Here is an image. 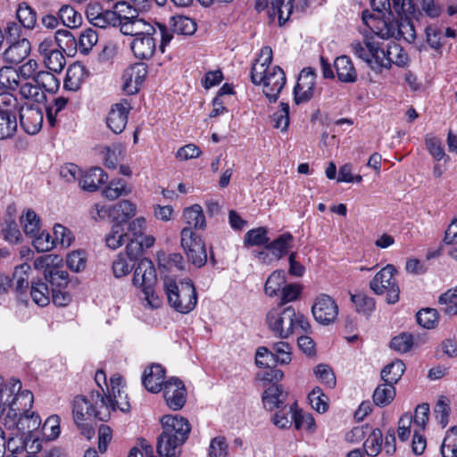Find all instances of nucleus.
Listing matches in <instances>:
<instances>
[{"instance_id": "64", "label": "nucleus", "mask_w": 457, "mask_h": 457, "mask_svg": "<svg viewBox=\"0 0 457 457\" xmlns=\"http://www.w3.org/2000/svg\"><path fill=\"white\" fill-rule=\"evenodd\" d=\"M413 337L410 333H401L392 338L390 347L400 353L409 352L413 345Z\"/></svg>"}, {"instance_id": "46", "label": "nucleus", "mask_w": 457, "mask_h": 457, "mask_svg": "<svg viewBox=\"0 0 457 457\" xmlns=\"http://www.w3.org/2000/svg\"><path fill=\"white\" fill-rule=\"evenodd\" d=\"M46 279L52 285L53 288H64L69 284V274L54 265L46 272Z\"/></svg>"}, {"instance_id": "4", "label": "nucleus", "mask_w": 457, "mask_h": 457, "mask_svg": "<svg viewBox=\"0 0 457 457\" xmlns=\"http://www.w3.org/2000/svg\"><path fill=\"white\" fill-rule=\"evenodd\" d=\"M155 25L156 27L136 15L124 21L120 26V29L122 34L135 37L145 35H159L161 37L160 49L163 53L165 46L170 42L173 36L165 25L159 22H155Z\"/></svg>"}, {"instance_id": "51", "label": "nucleus", "mask_w": 457, "mask_h": 457, "mask_svg": "<svg viewBox=\"0 0 457 457\" xmlns=\"http://www.w3.org/2000/svg\"><path fill=\"white\" fill-rule=\"evenodd\" d=\"M16 15L19 21L25 29H31L35 27L37 23V13L26 3L19 4Z\"/></svg>"}, {"instance_id": "2", "label": "nucleus", "mask_w": 457, "mask_h": 457, "mask_svg": "<svg viewBox=\"0 0 457 457\" xmlns=\"http://www.w3.org/2000/svg\"><path fill=\"white\" fill-rule=\"evenodd\" d=\"M266 320L269 328L274 335L282 339L289 337L297 329L303 332H308L311 329L308 320L292 306L285 307L282 310H270L267 313Z\"/></svg>"}, {"instance_id": "9", "label": "nucleus", "mask_w": 457, "mask_h": 457, "mask_svg": "<svg viewBox=\"0 0 457 457\" xmlns=\"http://www.w3.org/2000/svg\"><path fill=\"white\" fill-rule=\"evenodd\" d=\"M393 9L396 13H404L416 20L424 14L429 18H436L441 13V8L435 0H393Z\"/></svg>"}, {"instance_id": "25", "label": "nucleus", "mask_w": 457, "mask_h": 457, "mask_svg": "<svg viewBox=\"0 0 457 457\" xmlns=\"http://www.w3.org/2000/svg\"><path fill=\"white\" fill-rule=\"evenodd\" d=\"M287 398V392L283 390L282 386L271 384L263 392L262 403L267 410L272 411L274 409H280L284 407Z\"/></svg>"}, {"instance_id": "28", "label": "nucleus", "mask_w": 457, "mask_h": 457, "mask_svg": "<svg viewBox=\"0 0 457 457\" xmlns=\"http://www.w3.org/2000/svg\"><path fill=\"white\" fill-rule=\"evenodd\" d=\"M334 67L337 78L345 83H353L357 79V72L352 62V60L346 55H341L336 58Z\"/></svg>"}, {"instance_id": "63", "label": "nucleus", "mask_w": 457, "mask_h": 457, "mask_svg": "<svg viewBox=\"0 0 457 457\" xmlns=\"http://www.w3.org/2000/svg\"><path fill=\"white\" fill-rule=\"evenodd\" d=\"M416 319L419 325L430 329L437 323V312L436 309L425 308L418 312Z\"/></svg>"}, {"instance_id": "17", "label": "nucleus", "mask_w": 457, "mask_h": 457, "mask_svg": "<svg viewBox=\"0 0 457 457\" xmlns=\"http://www.w3.org/2000/svg\"><path fill=\"white\" fill-rule=\"evenodd\" d=\"M262 84L263 85V93L266 97L270 102L275 103L286 84L284 71L279 66L272 67L271 71L268 72Z\"/></svg>"}, {"instance_id": "11", "label": "nucleus", "mask_w": 457, "mask_h": 457, "mask_svg": "<svg viewBox=\"0 0 457 457\" xmlns=\"http://www.w3.org/2000/svg\"><path fill=\"white\" fill-rule=\"evenodd\" d=\"M95 209L100 219H104L107 215L113 223H121L122 226H126L137 212L136 204L129 200L120 201L111 207L96 204Z\"/></svg>"}, {"instance_id": "50", "label": "nucleus", "mask_w": 457, "mask_h": 457, "mask_svg": "<svg viewBox=\"0 0 457 457\" xmlns=\"http://www.w3.org/2000/svg\"><path fill=\"white\" fill-rule=\"evenodd\" d=\"M400 21L397 25V34L406 41L411 42L416 38L414 25L411 22L412 16H406L404 13H396Z\"/></svg>"}, {"instance_id": "55", "label": "nucleus", "mask_w": 457, "mask_h": 457, "mask_svg": "<svg viewBox=\"0 0 457 457\" xmlns=\"http://www.w3.org/2000/svg\"><path fill=\"white\" fill-rule=\"evenodd\" d=\"M374 37H365L363 42L361 41H353L351 44V48L353 53L360 59L364 61L369 64L370 62L371 54V47L370 46L374 43Z\"/></svg>"}, {"instance_id": "58", "label": "nucleus", "mask_w": 457, "mask_h": 457, "mask_svg": "<svg viewBox=\"0 0 457 457\" xmlns=\"http://www.w3.org/2000/svg\"><path fill=\"white\" fill-rule=\"evenodd\" d=\"M267 233L268 230L263 227L253 228L245 235L244 243L246 246L266 245L269 242Z\"/></svg>"}, {"instance_id": "45", "label": "nucleus", "mask_w": 457, "mask_h": 457, "mask_svg": "<svg viewBox=\"0 0 457 457\" xmlns=\"http://www.w3.org/2000/svg\"><path fill=\"white\" fill-rule=\"evenodd\" d=\"M57 47L63 52H76L77 50V38L67 29H58L54 36Z\"/></svg>"}, {"instance_id": "42", "label": "nucleus", "mask_w": 457, "mask_h": 457, "mask_svg": "<svg viewBox=\"0 0 457 457\" xmlns=\"http://www.w3.org/2000/svg\"><path fill=\"white\" fill-rule=\"evenodd\" d=\"M19 86L18 71L12 67H2L0 69V89L14 91Z\"/></svg>"}, {"instance_id": "8", "label": "nucleus", "mask_w": 457, "mask_h": 457, "mask_svg": "<svg viewBox=\"0 0 457 457\" xmlns=\"http://www.w3.org/2000/svg\"><path fill=\"white\" fill-rule=\"evenodd\" d=\"M395 271L394 265L387 264L370 282V288L376 295L386 293V300L390 304L395 303L399 300L400 289L394 278Z\"/></svg>"}, {"instance_id": "30", "label": "nucleus", "mask_w": 457, "mask_h": 457, "mask_svg": "<svg viewBox=\"0 0 457 457\" xmlns=\"http://www.w3.org/2000/svg\"><path fill=\"white\" fill-rule=\"evenodd\" d=\"M72 414L75 424L79 425L82 424V421H87L94 417V408L85 396L77 395L72 403Z\"/></svg>"}, {"instance_id": "54", "label": "nucleus", "mask_w": 457, "mask_h": 457, "mask_svg": "<svg viewBox=\"0 0 457 457\" xmlns=\"http://www.w3.org/2000/svg\"><path fill=\"white\" fill-rule=\"evenodd\" d=\"M172 30L181 35H192L196 30V23L194 20L186 16L172 17Z\"/></svg>"}, {"instance_id": "57", "label": "nucleus", "mask_w": 457, "mask_h": 457, "mask_svg": "<svg viewBox=\"0 0 457 457\" xmlns=\"http://www.w3.org/2000/svg\"><path fill=\"white\" fill-rule=\"evenodd\" d=\"M308 400L312 407L318 412L323 413L328 408V397L323 393L321 388L316 386L308 395Z\"/></svg>"}, {"instance_id": "7", "label": "nucleus", "mask_w": 457, "mask_h": 457, "mask_svg": "<svg viewBox=\"0 0 457 457\" xmlns=\"http://www.w3.org/2000/svg\"><path fill=\"white\" fill-rule=\"evenodd\" d=\"M180 244L189 262L197 268L206 264V245L202 238L195 233L190 227L182 228L180 232Z\"/></svg>"}, {"instance_id": "40", "label": "nucleus", "mask_w": 457, "mask_h": 457, "mask_svg": "<svg viewBox=\"0 0 457 457\" xmlns=\"http://www.w3.org/2000/svg\"><path fill=\"white\" fill-rule=\"evenodd\" d=\"M30 295L33 302L38 306L45 307L50 303L49 288L41 280L31 282Z\"/></svg>"}, {"instance_id": "3", "label": "nucleus", "mask_w": 457, "mask_h": 457, "mask_svg": "<svg viewBox=\"0 0 457 457\" xmlns=\"http://www.w3.org/2000/svg\"><path fill=\"white\" fill-rule=\"evenodd\" d=\"M163 287L168 303L176 312L187 314L195 308L197 293L190 279H183L177 282L166 278Z\"/></svg>"}, {"instance_id": "33", "label": "nucleus", "mask_w": 457, "mask_h": 457, "mask_svg": "<svg viewBox=\"0 0 457 457\" xmlns=\"http://www.w3.org/2000/svg\"><path fill=\"white\" fill-rule=\"evenodd\" d=\"M129 234L121 223H113L110 232L105 236L106 245L117 249L129 241Z\"/></svg>"}, {"instance_id": "59", "label": "nucleus", "mask_w": 457, "mask_h": 457, "mask_svg": "<svg viewBox=\"0 0 457 457\" xmlns=\"http://www.w3.org/2000/svg\"><path fill=\"white\" fill-rule=\"evenodd\" d=\"M279 110L275 112L271 116L273 127L280 129L282 132L287 131L289 125V105L281 102Z\"/></svg>"}, {"instance_id": "52", "label": "nucleus", "mask_w": 457, "mask_h": 457, "mask_svg": "<svg viewBox=\"0 0 457 457\" xmlns=\"http://www.w3.org/2000/svg\"><path fill=\"white\" fill-rule=\"evenodd\" d=\"M296 403H294L293 404L287 406L285 405L284 407L280 408L278 411H277L273 418L272 421L275 426H277L279 428H287L291 427L293 419V412L295 411Z\"/></svg>"}, {"instance_id": "19", "label": "nucleus", "mask_w": 457, "mask_h": 457, "mask_svg": "<svg viewBox=\"0 0 457 457\" xmlns=\"http://www.w3.org/2000/svg\"><path fill=\"white\" fill-rule=\"evenodd\" d=\"M156 282V273L151 260L143 258L138 262L133 276V285L142 290H149Z\"/></svg>"}, {"instance_id": "61", "label": "nucleus", "mask_w": 457, "mask_h": 457, "mask_svg": "<svg viewBox=\"0 0 457 457\" xmlns=\"http://www.w3.org/2000/svg\"><path fill=\"white\" fill-rule=\"evenodd\" d=\"M314 374L317 379L328 388L336 386L337 379L332 369L324 363L318 364L314 368Z\"/></svg>"}, {"instance_id": "49", "label": "nucleus", "mask_w": 457, "mask_h": 457, "mask_svg": "<svg viewBox=\"0 0 457 457\" xmlns=\"http://www.w3.org/2000/svg\"><path fill=\"white\" fill-rule=\"evenodd\" d=\"M443 457H457V427L447 430L441 445Z\"/></svg>"}, {"instance_id": "56", "label": "nucleus", "mask_w": 457, "mask_h": 457, "mask_svg": "<svg viewBox=\"0 0 457 457\" xmlns=\"http://www.w3.org/2000/svg\"><path fill=\"white\" fill-rule=\"evenodd\" d=\"M35 83L38 84L41 89L49 93H55L60 86V81L52 72L44 71H39L37 75Z\"/></svg>"}, {"instance_id": "53", "label": "nucleus", "mask_w": 457, "mask_h": 457, "mask_svg": "<svg viewBox=\"0 0 457 457\" xmlns=\"http://www.w3.org/2000/svg\"><path fill=\"white\" fill-rule=\"evenodd\" d=\"M20 87V94L21 97L31 100L36 103H41L46 99L44 91L39 87L38 84L32 82L22 83Z\"/></svg>"}, {"instance_id": "14", "label": "nucleus", "mask_w": 457, "mask_h": 457, "mask_svg": "<svg viewBox=\"0 0 457 457\" xmlns=\"http://www.w3.org/2000/svg\"><path fill=\"white\" fill-rule=\"evenodd\" d=\"M20 124L29 135H35L42 128L44 114L42 110L33 104H26L19 110Z\"/></svg>"}, {"instance_id": "23", "label": "nucleus", "mask_w": 457, "mask_h": 457, "mask_svg": "<svg viewBox=\"0 0 457 457\" xmlns=\"http://www.w3.org/2000/svg\"><path fill=\"white\" fill-rule=\"evenodd\" d=\"M159 35H145L135 37L130 44L134 55L140 60L151 58L156 49V40Z\"/></svg>"}, {"instance_id": "35", "label": "nucleus", "mask_w": 457, "mask_h": 457, "mask_svg": "<svg viewBox=\"0 0 457 457\" xmlns=\"http://www.w3.org/2000/svg\"><path fill=\"white\" fill-rule=\"evenodd\" d=\"M183 219L187 225L195 229H204L206 227L205 217L199 204H194L185 209L183 212Z\"/></svg>"}, {"instance_id": "16", "label": "nucleus", "mask_w": 457, "mask_h": 457, "mask_svg": "<svg viewBox=\"0 0 457 457\" xmlns=\"http://www.w3.org/2000/svg\"><path fill=\"white\" fill-rule=\"evenodd\" d=\"M371 47L370 62L369 66L375 71H380L382 68L389 69L392 65L393 60L391 54L394 52H397L399 47L397 45L386 46V48L383 46V44L374 40Z\"/></svg>"}, {"instance_id": "12", "label": "nucleus", "mask_w": 457, "mask_h": 457, "mask_svg": "<svg viewBox=\"0 0 457 457\" xmlns=\"http://www.w3.org/2000/svg\"><path fill=\"white\" fill-rule=\"evenodd\" d=\"M163 398L167 406L173 410H181L187 402V389L184 383L178 378H170L163 384Z\"/></svg>"}, {"instance_id": "37", "label": "nucleus", "mask_w": 457, "mask_h": 457, "mask_svg": "<svg viewBox=\"0 0 457 457\" xmlns=\"http://www.w3.org/2000/svg\"><path fill=\"white\" fill-rule=\"evenodd\" d=\"M287 283L286 275L283 270L273 271L266 280L264 291L267 295L273 297L278 295Z\"/></svg>"}, {"instance_id": "21", "label": "nucleus", "mask_w": 457, "mask_h": 457, "mask_svg": "<svg viewBox=\"0 0 457 457\" xmlns=\"http://www.w3.org/2000/svg\"><path fill=\"white\" fill-rule=\"evenodd\" d=\"M272 49L270 46H263L251 69V80L254 85H261L268 72L271 71L270 65L272 62Z\"/></svg>"}, {"instance_id": "27", "label": "nucleus", "mask_w": 457, "mask_h": 457, "mask_svg": "<svg viewBox=\"0 0 457 457\" xmlns=\"http://www.w3.org/2000/svg\"><path fill=\"white\" fill-rule=\"evenodd\" d=\"M30 49V42L27 38L18 39L9 46L4 53V56L6 62L18 64L29 54Z\"/></svg>"}, {"instance_id": "1", "label": "nucleus", "mask_w": 457, "mask_h": 457, "mask_svg": "<svg viewBox=\"0 0 457 457\" xmlns=\"http://www.w3.org/2000/svg\"><path fill=\"white\" fill-rule=\"evenodd\" d=\"M162 431L157 437L156 450L160 457H179L181 446L191 431L187 419L179 415H164L161 419Z\"/></svg>"}, {"instance_id": "36", "label": "nucleus", "mask_w": 457, "mask_h": 457, "mask_svg": "<svg viewBox=\"0 0 457 457\" xmlns=\"http://www.w3.org/2000/svg\"><path fill=\"white\" fill-rule=\"evenodd\" d=\"M18 123L15 112L0 113V139L12 138L17 131Z\"/></svg>"}, {"instance_id": "20", "label": "nucleus", "mask_w": 457, "mask_h": 457, "mask_svg": "<svg viewBox=\"0 0 457 457\" xmlns=\"http://www.w3.org/2000/svg\"><path fill=\"white\" fill-rule=\"evenodd\" d=\"M147 71L144 63H136L125 70L122 75V90L127 95H134L146 76Z\"/></svg>"}, {"instance_id": "26", "label": "nucleus", "mask_w": 457, "mask_h": 457, "mask_svg": "<svg viewBox=\"0 0 457 457\" xmlns=\"http://www.w3.org/2000/svg\"><path fill=\"white\" fill-rule=\"evenodd\" d=\"M108 175L99 167H94L82 173L79 179V186L88 192L96 191L98 186L107 182Z\"/></svg>"}, {"instance_id": "38", "label": "nucleus", "mask_w": 457, "mask_h": 457, "mask_svg": "<svg viewBox=\"0 0 457 457\" xmlns=\"http://www.w3.org/2000/svg\"><path fill=\"white\" fill-rule=\"evenodd\" d=\"M131 193V187L124 179H112L104 189L103 195L111 201L116 200L120 196H126Z\"/></svg>"}, {"instance_id": "18", "label": "nucleus", "mask_w": 457, "mask_h": 457, "mask_svg": "<svg viewBox=\"0 0 457 457\" xmlns=\"http://www.w3.org/2000/svg\"><path fill=\"white\" fill-rule=\"evenodd\" d=\"M130 109V104L126 99L112 105L106 118V124L113 133L120 134L125 129Z\"/></svg>"}, {"instance_id": "31", "label": "nucleus", "mask_w": 457, "mask_h": 457, "mask_svg": "<svg viewBox=\"0 0 457 457\" xmlns=\"http://www.w3.org/2000/svg\"><path fill=\"white\" fill-rule=\"evenodd\" d=\"M294 0H271L270 8L268 11L270 17L278 16L280 26L284 25L290 18L294 8Z\"/></svg>"}, {"instance_id": "29", "label": "nucleus", "mask_w": 457, "mask_h": 457, "mask_svg": "<svg viewBox=\"0 0 457 457\" xmlns=\"http://www.w3.org/2000/svg\"><path fill=\"white\" fill-rule=\"evenodd\" d=\"M85 78V67L80 63H73L67 69L63 87L66 90L75 92L80 88Z\"/></svg>"}, {"instance_id": "15", "label": "nucleus", "mask_w": 457, "mask_h": 457, "mask_svg": "<svg viewBox=\"0 0 457 457\" xmlns=\"http://www.w3.org/2000/svg\"><path fill=\"white\" fill-rule=\"evenodd\" d=\"M124 387L125 382L120 376L115 375L110 378V386H107V393H109L111 409L113 411L119 410L122 412H129L130 410V403Z\"/></svg>"}, {"instance_id": "41", "label": "nucleus", "mask_w": 457, "mask_h": 457, "mask_svg": "<svg viewBox=\"0 0 457 457\" xmlns=\"http://www.w3.org/2000/svg\"><path fill=\"white\" fill-rule=\"evenodd\" d=\"M405 370V365L403 361L395 360L386 365L381 371V378L384 382L395 385L401 378Z\"/></svg>"}, {"instance_id": "32", "label": "nucleus", "mask_w": 457, "mask_h": 457, "mask_svg": "<svg viewBox=\"0 0 457 457\" xmlns=\"http://www.w3.org/2000/svg\"><path fill=\"white\" fill-rule=\"evenodd\" d=\"M293 240L294 237L290 233H284L272 242H268L266 249L270 252L274 260H279L287 254L292 245Z\"/></svg>"}, {"instance_id": "47", "label": "nucleus", "mask_w": 457, "mask_h": 457, "mask_svg": "<svg viewBox=\"0 0 457 457\" xmlns=\"http://www.w3.org/2000/svg\"><path fill=\"white\" fill-rule=\"evenodd\" d=\"M58 17L68 28H77L82 21L80 13L70 5L62 6L58 12Z\"/></svg>"}, {"instance_id": "10", "label": "nucleus", "mask_w": 457, "mask_h": 457, "mask_svg": "<svg viewBox=\"0 0 457 457\" xmlns=\"http://www.w3.org/2000/svg\"><path fill=\"white\" fill-rule=\"evenodd\" d=\"M5 425L9 428L15 427L24 436L21 438V449L26 450L28 441L34 440L31 434L40 427L41 419L37 413L29 411L19 413L16 419L5 420Z\"/></svg>"}, {"instance_id": "48", "label": "nucleus", "mask_w": 457, "mask_h": 457, "mask_svg": "<svg viewBox=\"0 0 457 457\" xmlns=\"http://www.w3.org/2000/svg\"><path fill=\"white\" fill-rule=\"evenodd\" d=\"M21 223L25 234L30 237H36L39 233L40 220L34 211L28 210L25 215L21 217Z\"/></svg>"}, {"instance_id": "22", "label": "nucleus", "mask_w": 457, "mask_h": 457, "mask_svg": "<svg viewBox=\"0 0 457 457\" xmlns=\"http://www.w3.org/2000/svg\"><path fill=\"white\" fill-rule=\"evenodd\" d=\"M164 377V369L160 364H153L144 370L142 384L147 391L155 394L162 389Z\"/></svg>"}, {"instance_id": "5", "label": "nucleus", "mask_w": 457, "mask_h": 457, "mask_svg": "<svg viewBox=\"0 0 457 457\" xmlns=\"http://www.w3.org/2000/svg\"><path fill=\"white\" fill-rule=\"evenodd\" d=\"M4 389H7L9 397L4 399V410L9 407L5 420L16 419L19 413L29 411L34 397L29 390H21V382L16 378H11L4 383Z\"/></svg>"}, {"instance_id": "43", "label": "nucleus", "mask_w": 457, "mask_h": 457, "mask_svg": "<svg viewBox=\"0 0 457 457\" xmlns=\"http://www.w3.org/2000/svg\"><path fill=\"white\" fill-rule=\"evenodd\" d=\"M383 435L380 429L375 428L370 430L369 436L364 442V448L369 456L376 457L382 450Z\"/></svg>"}, {"instance_id": "13", "label": "nucleus", "mask_w": 457, "mask_h": 457, "mask_svg": "<svg viewBox=\"0 0 457 457\" xmlns=\"http://www.w3.org/2000/svg\"><path fill=\"white\" fill-rule=\"evenodd\" d=\"M312 312L317 322L329 325L336 320L338 315V307L331 296L321 294L316 297Z\"/></svg>"}, {"instance_id": "6", "label": "nucleus", "mask_w": 457, "mask_h": 457, "mask_svg": "<svg viewBox=\"0 0 457 457\" xmlns=\"http://www.w3.org/2000/svg\"><path fill=\"white\" fill-rule=\"evenodd\" d=\"M292 361V347L284 341L273 343L270 348L261 346L255 354V363L260 368L288 364Z\"/></svg>"}, {"instance_id": "60", "label": "nucleus", "mask_w": 457, "mask_h": 457, "mask_svg": "<svg viewBox=\"0 0 457 457\" xmlns=\"http://www.w3.org/2000/svg\"><path fill=\"white\" fill-rule=\"evenodd\" d=\"M62 52V50L57 48L51 54L45 56L43 58V62L46 67L54 72H61L66 64Z\"/></svg>"}, {"instance_id": "39", "label": "nucleus", "mask_w": 457, "mask_h": 457, "mask_svg": "<svg viewBox=\"0 0 457 457\" xmlns=\"http://www.w3.org/2000/svg\"><path fill=\"white\" fill-rule=\"evenodd\" d=\"M31 267L28 263H22L17 266L12 273V287L15 291L22 294L29 287V273Z\"/></svg>"}, {"instance_id": "44", "label": "nucleus", "mask_w": 457, "mask_h": 457, "mask_svg": "<svg viewBox=\"0 0 457 457\" xmlns=\"http://www.w3.org/2000/svg\"><path fill=\"white\" fill-rule=\"evenodd\" d=\"M97 42L98 35L96 31L89 28L81 31L79 38L77 39V48H79L82 54L87 55Z\"/></svg>"}, {"instance_id": "24", "label": "nucleus", "mask_w": 457, "mask_h": 457, "mask_svg": "<svg viewBox=\"0 0 457 457\" xmlns=\"http://www.w3.org/2000/svg\"><path fill=\"white\" fill-rule=\"evenodd\" d=\"M90 405L94 408V417L101 421H107L111 417V399L109 393L96 390L93 391L90 395Z\"/></svg>"}, {"instance_id": "62", "label": "nucleus", "mask_w": 457, "mask_h": 457, "mask_svg": "<svg viewBox=\"0 0 457 457\" xmlns=\"http://www.w3.org/2000/svg\"><path fill=\"white\" fill-rule=\"evenodd\" d=\"M228 453V445L224 436H219L213 437L209 445V457H227Z\"/></svg>"}, {"instance_id": "34", "label": "nucleus", "mask_w": 457, "mask_h": 457, "mask_svg": "<svg viewBox=\"0 0 457 457\" xmlns=\"http://www.w3.org/2000/svg\"><path fill=\"white\" fill-rule=\"evenodd\" d=\"M395 396V386L385 382L378 385L373 393V402L377 406L384 407L392 403Z\"/></svg>"}]
</instances>
